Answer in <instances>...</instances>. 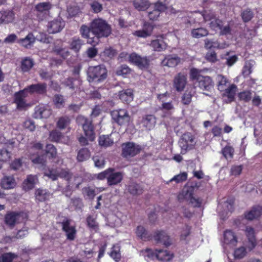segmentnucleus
<instances>
[{
    "label": "nucleus",
    "instance_id": "nucleus-1",
    "mask_svg": "<svg viewBox=\"0 0 262 262\" xmlns=\"http://www.w3.org/2000/svg\"><path fill=\"white\" fill-rule=\"evenodd\" d=\"M91 32L99 41V38L107 37L112 32L111 26L102 18H95L91 23Z\"/></svg>",
    "mask_w": 262,
    "mask_h": 262
},
{
    "label": "nucleus",
    "instance_id": "nucleus-2",
    "mask_svg": "<svg viewBox=\"0 0 262 262\" xmlns=\"http://www.w3.org/2000/svg\"><path fill=\"white\" fill-rule=\"evenodd\" d=\"M143 254L147 260L157 259L161 261H169L173 257L172 253L167 250L163 249H156L154 251L147 249L143 252Z\"/></svg>",
    "mask_w": 262,
    "mask_h": 262
},
{
    "label": "nucleus",
    "instance_id": "nucleus-3",
    "mask_svg": "<svg viewBox=\"0 0 262 262\" xmlns=\"http://www.w3.org/2000/svg\"><path fill=\"white\" fill-rule=\"evenodd\" d=\"M107 76V70L103 66L90 67L88 71V78L90 82H100Z\"/></svg>",
    "mask_w": 262,
    "mask_h": 262
},
{
    "label": "nucleus",
    "instance_id": "nucleus-4",
    "mask_svg": "<svg viewBox=\"0 0 262 262\" xmlns=\"http://www.w3.org/2000/svg\"><path fill=\"white\" fill-rule=\"evenodd\" d=\"M194 188L192 187H186L183 188L182 192L178 195V199L182 202L186 201L191 204L193 207H200L201 204V200L199 198L193 196Z\"/></svg>",
    "mask_w": 262,
    "mask_h": 262
},
{
    "label": "nucleus",
    "instance_id": "nucleus-5",
    "mask_svg": "<svg viewBox=\"0 0 262 262\" xmlns=\"http://www.w3.org/2000/svg\"><path fill=\"white\" fill-rule=\"evenodd\" d=\"M63 178L68 182L66 189L71 191L70 185H76V188H78L81 183V178L78 176H73L68 169H58V178Z\"/></svg>",
    "mask_w": 262,
    "mask_h": 262
},
{
    "label": "nucleus",
    "instance_id": "nucleus-6",
    "mask_svg": "<svg viewBox=\"0 0 262 262\" xmlns=\"http://www.w3.org/2000/svg\"><path fill=\"white\" fill-rule=\"evenodd\" d=\"M76 122L82 126L85 136L88 137L90 141H93L95 138V134L91 121L80 115L77 117Z\"/></svg>",
    "mask_w": 262,
    "mask_h": 262
},
{
    "label": "nucleus",
    "instance_id": "nucleus-7",
    "mask_svg": "<svg viewBox=\"0 0 262 262\" xmlns=\"http://www.w3.org/2000/svg\"><path fill=\"white\" fill-rule=\"evenodd\" d=\"M179 146L181 148V154H185L187 150L192 149L195 144L194 138L189 133L184 134L179 142Z\"/></svg>",
    "mask_w": 262,
    "mask_h": 262
},
{
    "label": "nucleus",
    "instance_id": "nucleus-8",
    "mask_svg": "<svg viewBox=\"0 0 262 262\" xmlns=\"http://www.w3.org/2000/svg\"><path fill=\"white\" fill-rule=\"evenodd\" d=\"M112 119L120 125H125L130 121V116L127 111L125 109L114 110L111 112Z\"/></svg>",
    "mask_w": 262,
    "mask_h": 262
},
{
    "label": "nucleus",
    "instance_id": "nucleus-9",
    "mask_svg": "<svg viewBox=\"0 0 262 262\" xmlns=\"http://www.w3.org/2000/svg\"><path fill=\"white\" fill-rule=\"evenodd\" d=\"M122 155L125 158L134 157L141 150V146L133 142H127L122 145Z\"/></svg>",
    "mask_w": 262,
    "mask_h": 262
},
{
    "label": "nucleus",
    "instance_id": "nucleus-10",
    "mask_svg": "<svg viewBox=\"0 0 262 262\" xmlns=\"http://www.w3.org/2000/svg\"><path fill=\"white\" fill-rule=\"evenodd\" d=\"M128 61L141 69H147L149 64V60L146 57H141L136 53L129 54Z\"/></svg>",
    "mask_w": 262,
    "mask_h": 262
},
{
    "label": "nucleus",
    "instance_id": "nucleus-11",
    "mask_svg": "<svg viewBox=\"0 0 262 262\" xmlns=\"http://www.w3.org/2000/svg\"><path fill=\"white\" fill-rule=\"evenodd\" d=\"M52 114V110L50 106L39 104L34 109V117L36 119L48 118Z\"/></svg>",
    "mask_w": 262,
    "mask_h": 262
},
{
    "label": "nucleus",
    "instance_id": "nucleus-12",
    "mask_svg": "<svg viewBox=\"0 0 262 262\" xmlns=\"http://www.w3.org/2000/svg\"><path fill=\"white\" fill-rule=\"evenodd\" d=\"M25 216L23 212H10L5 216V222L10 227H13L15 224L23 222Z\"/></svg>",
    "mask_w": 262,
    "mask_h": 262
},
{
    "label": "nucleus",
    "instance_id": "nucleus-13",
    "mask_svg": "<svg viewBox=\"0 0 262 262\" xmlns=\"http://www.w3.org/2000/svg\"><path fill=\"white\" fill-rule=\"evenodd\" d=\"M166 9H167L164 4L158 2L150 7L148 12V16L150 19L155 20L159 16L160 12Z\"/></svg>",
    "mask_w": 262,
    "mask_h": 262
},
{
    "label": "nucleus",
    "instance_id": "nucleus-14",
    "mask_svg": "<svg viewBox=\"0 0 262 262\" xmlns=\"http://www.w3.org/2000/svg\"><path fill=\"white\" fill-rule=\"evenodd\" d=\"M62 230L65 232L67 239L73 241L75 237L76 230L74 226L71 225V221L66 219L61 223Z\"/></svg>",
    "mask_w": 262,
    "mask_h": 262
},
{
    "label": "nucleus",
    "instance_id": "nucleus-15",
    "mask_svg": "<svg viewBox=\"0 0 262 262\" xmlns=\"http://www.w3.org/2000/svg\"><path fill=\"white\" fill-rule=\"evenodd\" d=\"M91 32V24L88 27L85 25H82L80 29V33L82 37L88 39L87 43L95 46L98 44L99 40L95 36L90 37V33Z\"/></svg>",
    "mask_w": 262,
    "mask_h": 262
},
{
    "label": "nucleus",
    "instance_id": "nucleus-16",
    "mask_svg": "<svg viewBox=\"0 0 262 262\" xmlns=\"http://www.w3.org/2000/svg\"><path fill=\"white\" fill-rule=\"evenodd\" d=\"M154 26L152 25L145 22L144 23L142 29L134 32L133 34L138 37L146 38L151 35Z\"/></svg>",
    "mask_w": 262,
    "mask_h": 262
},
{
    "label": "nucleus",
    "instance_id": "nucleus-17",
    "mask_svg": "<svg viewBox=\"0 0 262 262\" xmlns=\"http://www.w3.org/2000/svg\"><path fill=\"white\" fill-rule=\"evenodd\" d=\"M47 85L45 83H38L31 84L25 88L26 90L30 94L36 93L45 95L47 93Z\"/></svg>",
    "mask_w": 262,
    "mask_h": 262
},
{
    "label": "nucleus",
    "instance_id": "nucleus-18",
    "mask_svg": "<svg viewBox=\"0 0 262 262\" xmlns=\"http://www.w3.org/2000/svg\"><path fill=\"white\" fill-rule=\"evenodd\" d=\"M186 75L184 73H179L174 78L173 86L177 91H183L186 84Z\"/></svg>",
    "mask_w": 262,
    "mask_h": 262
},
{
    "label": "nucleus",
    "instance_id": "nucleus-19",
    "mask_svg": "<svg viewBox=\"0 0 262 262\" xmlns=\"http://www.w3.org/2000/svg\"><path fill=\"white\" fill-rule=\"evenodd\" d=\"M64 26V22L59 18L48 23V31L49 33H56L60 32Z\"/></svg>",
    "mask_w": 262,
    "mask_h": 262
},
{
    "label": "nucleus",
    "instance_id": "nucleus-20",
    "mask_svg": "<svg viewBox=\"0 0 262 262\" xmlns=\"http://www.w3.org/2000/svg\"><path fill=\"white\" fill-rule=\"evenodd\" d=\"M51 8L52 5L49 2H42L36 5L35 10L37 12V15L42 19L48 14Z\"/></svg>",
    "mask_w": 262,
    "mask_h": 262
},
{
    "label": "nucleus",
    "instance_id": "nucleus-21",
    "mask_svg": "<svg viewBox=\"0 0 262 262\" xmlns=\"http://www.w3.org/2000/svg\"><path fill=\"white\" fill-rule=\"evenodd\" d=\"M28 93L25 88L23 90L20 91L15 94V103L16 104L18 108H24L27 106V104L25 98L27 96Z\"/></svg>",
    "mask_w": 262,
    "mask_h": 262
},
{
    "label": "nucleus",
    "instance_id": "nucleus-22",
    "mask_svg": "<svg viewBox=\"0 0 262 262\" xmlns=\"http://www.w3.org/2000/svg\"><path fill=\"white\" fill-rule=\"evenodd\" d=\"M198 82V86L203 91H210L213 88L214 82L212 78L208 76L201 77Z\"/></svg>",
    "mask_w": 262,
    "mask_h": 262
},
{
    "label": "nucleus",
    "instance_id": "nucleus-23",
    "mask_svg": "<svg viewBox=\"0 0 262 262\" xmlns=\"http://www.w3.org/2000/svg\"><path fill=\"white\" fill-rule=\"evenodd\" d=\"M123 174L121 172H115L114 168L109 173L107 184L109 186L116 185L120 183L123 179Z\"/></svg>",
    "mask_w": 262,
    "mask_h": 262
},
{
    "label": "nucleus",
    "instance_id": "nucleus-24",
    "mask_svg": "<svg viewBox=\"0 0 262 262\" xmlns=\"http://www.w3.org/2000/svg\"><path fill=\"white\" fill-rule=\"evenodd\" d=\"M224 242L226 245L231 247H234L237 243V238L235 233L230 230H227L224 232Z\"/></svg>",
    "mask_w": 262,
    "mask_h": 262
},
{
    "label": "nucleus",
    "instance_id": "nucleus-25",
    "mask_svg": "<svg viewBox=\"0 0 262 262\" xmlns=\"http://www.w3.org/2000/svg\"><path fill=\"white\" fill-rule=\"evenodd\" d=\"M156 123V118L152 115H147L143 117L141 124L148 130L152 129Z\"/></svg>",
    "mask_w": 262,
    "mask_h": 262
},
{
    "label": "nucleus",
    "instance_id": "nucleus-26",
    "mask_svg": "<svg viewBox=\"0 0 262 262\" xmlns=\"http://www.w3.org/2000/svg\"><path fill=\"white\" fill-rule=\"evenodd\" d=\"M180 58L178 56L169 55L165 57V58L162 61L161 63L163 66L174 67L180 62Z\"/></svg>",
    "mask_w": 262,
    "mask_h": 262
},
{
    "label": "nucleus",
    "instance_id": "nucleus-27",
    "mask_svg": "<svg viewBox=\"0 0 262 262\" xmlns=\"http://www.w3.org/2000/svg\"><path fill=\"white\" fill-rule=\"evenodd\" d=\"M38 182V178L35 175H28L27 179L23 182V189L25 191H28L34 187L35 185Z\"/></svg>",
    "mask_w": 262,
    "mask_h": 262
},
{
    "label": "nucleus",
    "instance_id": "nucleus-28",
    "mask_svg": "<svg viewBox=\"0 0 262 262\" xmlns=\"http://www.w3.org/2000/svg\"><path fill=\"white\" fill-rule=\"evenodd\" d=\"M16 185V181L13 176H4L1 180V186L5 189H12Z\"/></svg>",
    "mask_w": 262,
    "mask_h": 262
},
{
    "label": "nucleus",
    "instance_id": "nucleus-29",
    "mask_svg": "<svg viewBox=\"0 0 262 262\" xmlns=\"http://www.w3.org/2000/svg\"><path fill=\"white\" fill-rule=\"evenodd\" d=\"M216 85L217 89L222 92L226 89V87L230 85V81L225 76L219 74L216 77Z\"/></svg>",
    "mask_w": 262,
    "mask_h": 262
},
{
    "label": "nucleus",
    "instance_id": "nucleus-30",
    "mask_svg": "<svg viewBox=\"0 0 262 262\" xmlns=\"http://www.w3.org/2000/svg\"><path fill=\"white\" fill-rule=\"evenodd\" d=\"M35 41V36L32 33H29L25 38L17 41L18 43L26 48H30Z\"/></svg>",
    "mask_w": 262,
    "mask_h": 262
},
{
    "label": "nucleus",
    "instance_id": "nucleus-31",
    "mask_svg": "<svg viewBox=\"0 0 262 262\" xmlns=\"http://www.w3.org/2000/svg\"><path fill=\"white\" fill-rule=\"evenodd\" d=\"M154 239L158 243H162L166 246L170 245L169 238L164 231H158L154 235Z\"/></svg>",
    "mask_w": 262,
    "mask_h": 262
},
{
    "label": "nucleus",
    "instance_id": "nucleus-32",
    "mask_svg": "<svg viewBox=\"0 0 262 262\" xmlns=\"http://www.w3.org/2000/svg\"><path fill=\"white\" fill-rule=\"evenodd\" d=\"M168 95L167 93L164 94H158L157 96L158 99L162 102L161 106V109L163 111H170L173 110L174 107L170 102H165L167 100V97Z\"/></svg>",
    "mask_w": 262,
    "mask_h": 262
},
{
    "label": "nucleus",
    "instance_id": "nucleus-33",
    "mask_svg": "<svg viewBox=\"0 0 262 262\" xmlns=\"http://www.w3.org/2000/svg\"><path fill=\"white\" fill-rule=\"evenodd\" d=\"M237 89V88L236 85L231 84L227 86L226 89L224 90L223 95L227 97L229 102H231L234 100Z\"/></svg>",
    "mask_w": 262,
    "mask_h": 262
},
{
    "label": "nucleus",
    "instance_id": "nucleus-34",
    "mask_svg": "<svg viewBox=\"0 0 262 262\" xmlns=\"http://www.w3.org/2000/svg\"><path fill=\"white\" fill-rule=\"evenodd\" d=\"M262 213V206H256L245 214V218L248 220H252L258 217Z\"/></svg>",
    "mask_w": 262,
    "mask_h": 262
},
{
    "label": "nucleus",
    "instance_id": "nucleus-35",
    "mask_svg": "<svg viewBox=\"0 0 262 262\" xmlns=\"http://www.w3.org/2000/svg\"><path fill=\"white\" fill-rule=\"evenodd\" d=\"M246 233L249 241L248 248L252 250L256 246V240L253 228L251 227H247L246 229Z\"/></svg>",
    "mask_w": 262,
    "mask_h": 262
},
{
    "label": "nucleus",
    "instance_id": "nucleus-36",
    "mask_svg": "<svg viewBox=\"0 0 262 262\" xmlns=\"http://www.w3.org/2000/svg\"><path fill=\"white\" fill-rule=\"evenodd\" d=\"M128 191L132 195H138L143 193V189L142 186L135 182H130L128 186Z\"/></svg>",
    "mask_w": 262,
    "mask_h": 262
},
{
    "label": "nucleus",
    "instance_id": "nucleus-37",
    "mask_svg": "<svg viewBox=\"0 0 262 262\" xmlns=\"http://www.w3.org/2000/svg\"><path fill=\"white\" fill-rule=\"evenodd\" d=\"M14 13L12 11H2L0 12V24H8L12 21Z\"/></svg>",
    "mask_w": 262,
    "mask_h": 262
},
{
    "label": "nucleus",
    "instance_id": "nucleus-38",
    "mask_svg": "<svg viewBox=\"0 0 262 262\" xmlns=\"http://www.w3.org/2000/svg\"><path fill=\"white\" fill-rule=\"evenodd\" d=\"M50 195V193L47 190L41 188L37 189L35 192V199L38 202H43L48 200Z\"/></svg>",
    "mask_w": 262,
    "mask_h": 262
},
{
    "label": "nucleus",
    "instance_id": "nucleus-39",
    "mask_svg": "<svg viewBox=\"0 0 262 262\" xmlns=\"http://www.w3.org/2000/svg\"><path fill=\"white\" fill-rule=\"evenodd\" d=\"M119 99L126 103H129L133 100V90L130 89L123 90L119 92Z\"/></svg>",
    "mask_w": 262,
    "mask_h": 262
},
{
    "label": "nucleus",
    "instance_id": "nucleus-40",
    "mask_svg": "<svg viewBox=\"0 0 262 262\" xmlns=\"http://www.w3.org/2000/svg\"><path fill=\"white\" fill-rule=\"evenodd\" d=\"M151 47L156 51L160 52L166 48V45L162 38L157 39L151 41Z\"/></svg>",
    "mask_w": 262,
    "mask_h": 262
},
{
    "label": "nucleus",
    "instance_id": "nucleus-41",
    "mask_svg": "<svg viewBox=\"0 0 262 262\" xmlns=\"http://www.w3.org/2000/svg\"><path fill=\"white\" fill-rule=\"evenodd\" d=\"M208 34V31L203 27L193 28L191 31V35L195 38H200L206 36Z\"/></svg>",
    "mask_w": 262,
    "mask_h": 262
},
{
    "label": "nucleus",
    "instance_id": "nucleus-42",
    "mask_svg": "<svg viewBox=\"0 0 262 262\" xmlns=\"http://www.w3.org/2000/svg\"><path fill=\"white\" fill-rule=\"evenodd\" d=\"M90 152L87 148L80 149L77 154V159L79 162H83L89 159Z\"/></svg>",
    "mask_w": 262,
    "mask_h": 262
},
{
    "label": "nucleus",
    "instance_id": "nucleus-43",
    "mask_svg": "<svg viewBox=\"0 0 262 262\" xmlns=\"http://www.w3.org/2000/svg\"><path fill=\"white\" fill-rule=\"evenodd\" d=\"M134 6L139 11H144L149 7V2L147 0H134Z\"/></svg>",
    "mask_w": 262,
    "mask_h": 262
},
{
    "label": "nucleus",
    "instance_id": "nucleus-44",
    "mask_svg": "<svg viewBox=\"0 0 262 262\" xmlns=\"http://www.w3.org/2000/svg\"><path fill=\"white\" fill-rule=\"evenodd\" d=\"M136 234L138 237L143 241L149 240L150 238V235L145 228L141 226H138L136 229Z\"/></svg>",
    "mask_w": 262,
    "mask_h": 262
},
{
    "label": "nucleus",
    "instance_id": "nucleus-45",
    "mask_svg": "<svg viewBox=\"0 0 262 262\" xmlns=\"http://www.w3.org/2000/svg\"><path fill=\"white\" fill-rule=\"evenodd\" d=\"M71 122V119L68 116H62L59 118L57 122V127L60 129H63L68 127Z\"/></svg>",
    "mask_w": 262,
    "mask_h": 262
},
{
    "label": "nucleus",
    "instance_id": "nucleus-46",
    "mask_svg": "<svg viewBox=\"0 0 262 262\" xmlns=\"http://www.w3.org/2000/svg\"><path fill=\"white\" fill-rule=\"evenodd\" d=\"M44 176L48 177L53 181L58 178V169L48 168L44 171Z\"/></svg>",
    "mask_w": 262,
    "mask_h": 262
},
{
    "label": "nucleus",
    "instance_id": "nucleus-47",
    "mask_svg": "<svg viewBox=\"0 0 262 262\" xmlns=\"http://www.w3.org/2000/svg\"><path fill=\"white\" fill-rule=\"evenodd\" d=\"M113 143V140L108 136L102 135L99 138V144L101 146L106 147L111 146Z\"/></svg>",
    "mask_w": 262,
    "mask_h": 262
},
{
    "label": "nucleus",
    "instance_id": "nucleus-48",
    "mask_svg": "<svg viewBox=\"0 0 262 262\" xmlns=\"http://www.w3.org/2000/svg\"><path fill=\"white\" fill-rule=\"evenodd\" d=\"M120 250V248L118 244L114 245L112 248L111 252L110 253V256L116 261H119L121 258Z\"/></svg>",
    "mask_w": 262,
    "mask_h": 262
},
{
    "label": "nucleus",
    "instance_id": "nucleus-49",
    "mask_svg": "<svg viewBox=\"0 0 262 262\" xmlns=\"http://www.w3.org/2000/svg\"><path fill=\"white\" fill-rule=\"evenodd\" d=\"M88 226L93 230L96 231L98 229V224L96 220V217L93 215H89L86 217Z\"/></svg>",
    "mask_w": 262,
    "mask_h": 262
},
{
    "label": "nucleus",
    "instance_id": "nucleus-50",
    "mask_svg": "<svg viewBox=\"0 0 262 262\" xmlns=\"http://www.w3.org/2000/svg\"><path fill=\"white\" fill-rule=\"evenodd\" d=\"M82 194L87 199H93L96 195V190L90 187H84L82 190Z\"/></svg>",
    "mask_w": 262,
    "mask_h": 262
},
{
    "label": "nucleus",
    "instance_id": "nucleus-51",
    "mask_svg": "<svg viewBox=\"0 0 262 262\" xmlns=\"http://www.w3.org/2000/svg\"><path fill=\"white\" fill-rule=\"evenodd\" d=\"M253 61H247L243 69V74L245 77L248 76L252 72V68L254 66Z\"/></svg>",
    "mask_w": 262,
    "mask_h": 262
},
{
    "label": "nucleus",
    "instance_id": "nucleus-52",
    "mask_svg": "<svg viewBox=\"0 0 262 262\" xmlns=\"http://www.w3.org/2000/svg\"><path fill=\"white\" fill-rule=\"evenodd\" d=\"M62 137V133L55 129L50 133L49 139L51 141L57 142L60 140Z\"/></svg>",
    "mask_w": 262,
    "mask_h": 262
},
{
    "label": "nucleus",
    "instance_id": "nucleus-53",
    "mask_svg": "<svg viewBox=\"0 0 262 262\" xmlns=\"http://www.w3.org/2000/svg\"><path fill=\"white\" fill-rule=\"evenodd\" d=\"M240 100L247 102L251 100L252 93L250 91H244L238 94Z\"/></svg>",
    "mask_w": 262,
    "mask_h": 262
},
{
    "label": "nucleus",
    "instance_id": "nucleus-54",
    "mask_svg": "<svg viewBox=\"0 0 262 262\" xmlns=\"http://www.w3.org/2000/svg\"><path fill=\"white\" fill-rule=\"evenodd\" d=\"M33 62L30 58H26L21 62V69L24 72H28L33 67Z\"/></svg>",
    "mask_w": 262,
    "mask_h": 262
},
{
    "label": "nucleus",
    "instance_id": "nucleus-55",
    "mask_svg": "<svg viewBox=\"0 0 262 262\" xmlns=\"http://www.w3.org/2000/svg\"><path fill=\"white\" fill-rule=\"evenodd\" d=\"M82 44L83 41L81 39L79 38L74 37L71 43V49L76 52H78L80 49Z\"/></svg>",
    "mask_w": 262,
    "mask_h": 262
},
{
    "label": "nucleus",
    "instance_id": "nucleus-56",
    "mask_svg": "<svg viewBox=\"0 0 262 262\" xmlns=\"http://www.w3.org/2000/svg\"><path fill=\"white\" fill-rule=\"evenodd\" d=\"M195 14L201 15L203 17L204 20L206 21L211 20L212 19H215L216 16L214 12L212 11H205V13L203 14L195 12Z\"/></svg>",
    "mask_w": 262,
    "mask_h": 262
},
{
    "label": "nucleus",
    "instance_id": "nucleus-57",
    "mask_svg": "<svg viewBox=\"0 0 262 262\" xmlns=\"http://www.w3.org/2000/svg\"><path fill=\"white\" fill-rule=\"evenodd\" d=\"M241 16L244 22H248L253 17V13L250 9H247L242 12Z\"/></svg>",
    "mask_w": 262,
    "mask_h": 262
},
{
    "label": "nucleus",
    "instance_id": "nucleus-58",
    "mask_svg": "<svg viewBox=\"0 0 262 262\" xmlns=\"http://www.w3.org/2000/svg\"><path fill=\"white\" fill-rule=\"evenodd\" d=\"M223 156L226 159L232 158L234 153V149L230 146H225L222 150Z\"/></svg>",
    "mask_w": 262,
    "mask_h": 262
},
{
    "label": "nucleus",
    "instance_id": "nucleus-59",
    "mask_svg": "<svg viewBox=\"0 0 262 262\" xmlns=\"http://www.w3.org/2000/svg\"><path fill=\"white\" fill-rule=\"evenodd\" d=\"M53 102L58 108H61L64 106V100L62 95H55L53 98Z\"/></svg>",
    "mask_w": 262,
    "mask_h": 262
},
{
    "label": "nucleus",
    "instance_id": "nucleus-60",
    "mask_svg": "<svg viewBox=\"0 0 262 262\" xmlns=\"http://www.w3.org/2000/svg\"><path fill=\"white\" fill-rule=\"evenodd\" d=\"M201 71L195 68L190 70V76L192 80H196L198 81L203 76L201 75Z\"/></svg>",
    "mask_w": 262,
    "mask_h": 262
},
{
    "label": "nucleus",
    "instance_id": "nucleus-61",
    "mask_svg": "<svg viewBox=\"0 0 262 262\" xmlns=\"http://www.w3.org/2000/svg\"><path fill=\"white\" fill-rule=\"evenodd\" d=\"M46 152L52 158H55L57 155V150L55 147L51 144H48L46 146Z\"/></svg>",
    "mask_w": 262,
    "mask_h": 262
},
{
    "label": "nucleus",
    "instance_id": "nucleus-62",
    "mask_svg": "<svg viewBox=\"0 0 262 262\" xmlns=\"http://www.w3.org/2000/svg\"><path fill=\"white\" fill-rule=\"evenodd\" d=\"M205 47L206 49H211L212 48H220V45L219 43L216 41H214L212 39H209L208 38L205 39Z\"/></svg>",
    "mask_w": 262,
    "mask_h": 262
},
{
    "label": "nucleus",
    "instance_id": "nucleus-63",
    "mask_svg": "<svg viewBox=\"0 0 262 262\" xmlns=\"http://www.w3.org/2000/svg\"><path fill=\"white\" fill-rule=\"evenodd\" d=\"M187 174L186 172H183L178 175L174 176L170 180V182L175 181L176 183H180L184 181L187 179Z\"/></svg>",
    "mask_w": 262,
    "mask_h": 262
},
{
    "label": "nucleus",
    "instance_id": "nucleus-64",
    "mask_svg": "<svg viewBox=\"0 0 262 262\" xmlns=\"http://www.w3.org/2000/svg\"><path fill=\"white\" fill-rule=\"evenodd\" d=\"M2 257L3 262H12L14 258L17 257V255L9 252L2 254Z\"/></svg>",
    "mask_w": 262,
    "mask_h": 262
}]
</instances>
